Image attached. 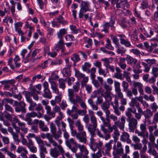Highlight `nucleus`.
I'll return each mask as SVG.
<instances>
[{
	"label": "nucleus",
	"mask_w": 158,
	"mask_h": 158,
	"mask_svg": "<svg viewBox=\"0 0 158 158\" xmlns=\"http://www.w3.org/2000/svg\"><path fill=\"white\" fill-rule=\"evenodd\" d=\"M90 123L87 125V129L90 133V140L92 141L93 140L94 137L95 135L94 132L96 130L98 124L97 118L95 116L90 117Z\"/></svg>",
	"instance_id": "f257e3e1"
},
{
	"label": "nucleus",
	"mask_w": 158,
	"mask_h": 158,
	"mask_svg": "<svg viewBox=\"0 0 158 158\" xmlns=\"http://www.w3.org/2000/svg\"><path fill=\"white\" fill-rule=\"evenodd\" d=\"M74 127L70 128V133L72 136H76V138L79 141L84 143H85L87 142L86 134L85 131L79 133H77V131L73 129Z\"/></svg>",
	"instance_id": "f03ea898"
},
{
	"label": "nucleus",
	"mask_w": 158,
	"mask_h": 158,
	"mask_svg": "<svg viewBox=\"0 0 158 158\" xmlns=\"http://www.w3.org/2000/svg\"><path fill=\"white\" fill-rule=\"evenodd\" d=\"M110 118L114 122V124L118 126L120 130H123L125 128V124L126 123L125 117L122 116L120 118V121L118 120V118L114 114H112L109 116Z\"/></svg>",
	"instance_id": "7ed1b4c3"
},
{
	"label": "nucleus",
	"mask_w": 158,
	"mask_h": 158,
	"mask_svg": "<svg viewBox=\"0 0 158 158\" xmlns=\"http://www.w3.org/2000/svg\"><path fill=\"white\" fill-rule=\"evenodd\" d=\"M58 127V131H56V128L55 124L52 122L50 124V131L54 138L56 140L58 139L61 137L62 133L60 128Z\"/></svg>",
	"instance_id": "20e7f679"
},
{
	"label": "nucleus",
	"mask_w": 158,
	"mask_h": 158,
	"mask_svg": "<svg viewBox=\"0 0 158 158\" xmlns=\"http://www.w3.org/2000/svg\"><path fill=\"white\" fill-rule=\"evenodd\" d=\"M43 115V114L40 112H39L38 114L34 111L28 113L26 114L25 120L27 122L28 125H31L33 124L31 118H35L37 117L38 118H40Z\"/></svg>",
	"instance_id": "39448f33"
},
{
	"label": "nucleus",
	"mask_w": 158,
	"mask_h": 158,
	"mask_svg": "<svg viewBox=\"0 0 158 158\" xmlns=\"http://www.w3.org/2000/svg\"><path fill=\"white\" fill-rule=\"evenodd\" d=\"M26 125L25 123L20 122L18 124V127L16 126L15 123H12L13 127L15 128L17 133H19L20 129L24 134L27 133L28 132V128L26 127Z\"/></svg>",
	"instance_id": "423d86ee"
},
{
	"label": "nucleus",
	"mask_w": 158,
	"mask_h": 158,
	"mask_svg": "<svg viewBox=\"0 0 158 158\" xmlns=\"http://www.w3.org/2000/svg\"><path fill=\"white\" fill-rule=\"evenodd\" d=\"M113 142V140H110L108 143L105 144L103 147L100 149L104 156H110V151L112 149L111 144Z\"/></svg>",
	"instance_id": "0eeeda50"
},
{
	"label": "nucleus",
	"mask_w": 158,
	"mask_h": 158,
	"mask_svg": "<svg viewBox=\"0 0 158 158\" xmlns=\"http://www.w3.org/2000/svg\"><path fill=\"white\" fill-rule=\"evenodd\" d=\"M41 137L43 139L45 138H47L48 140L49 143H52L53 146L56 147L57 146V143L53 139L52 135L50 133H42L41 134Z\"/></svg>",
	"instance_id": "6e6552de"
},
{
	"label": "nucleus",
	"mask_w": 158,
	"mask_h": 158,
	"mask_svg": "<svg viewBox=\"0 0 158 158\" xmlns=\"http://www.w3.org/2000/svg\"><path fill=\"white\" fill-rule=\"evenodd\" d=\"M59 40L55 44L54 46V48L57 52L61 50L62 52L64 51V43L63 39H59Z\"/></svg>",
	"instance_id": "1a4fd4ad"
},
{
	"label": "nucleus",
	"mask_w": 158,
	"mask_h": 158,
	"mask_svg": "<svg viewBox=\"0 0 158 158\" xmlns=\"http://www.w3.org/2000/svg\"><path fill=\"white\" fill-rule=\"evenodd\" d=\"M127 121L129 122L128 126L129 129L131 130H133L136 127L138 123L137 120L134 118L128 119Z\"/></svg>",
	"instance_id": "9d476101"
},
{
	"label": "nucleus",
	"mask_w": 158,
	"mask_h": 158,
	"mask_svg": "<svg viewBox=\"0 0 158 158\" xmlns=\"http://www.w3.org/2000/svg\"><path fill=\"white\" fill-rule=\"evenodd\" d=\"M51 85V88L53 93L58 94L62 93V92H60L59 89L58 88V85L54 81L52 80L50 81Z\"/></svg>",
	"instance_id": "9b49d317"
},
{
	"label": "nucleus",
	"mask_w": 158,
	"mask_h": 158,
	"mask_svg": "<svg viewBox=\"0 0 158 158\" xmlns=\"http://www.w3.org/2000/svg\"><path fill=\"white\" fill-rule=\"evenodd\" d=\"M0 83L3 85H4L3 89L5 90L8 89L10 88V85H13L15 84L14 80H4L0 81Z\"/></svg>",
	"instance_id": "f8f14e48"
},
{
	"label": "nucleus",
	"mask_w": 158,
	"mask_h": 158,
	"mask_svg": "<svg viewBox=\"0 0 158 158\" xmlns=\"http://www.w3.org/2000/svg\"><path fill=\"white\" fill-rule=\"evenodd\" d=\"M129 137L130 135L128 133L124 132L121 135L120 139L122 142H127V143H130L131 142V140Z\"/></svg>",
	"instance_id": "ddd939ff"
},
{
	"label": "nucleus",
	"mask_w": 158,
	"mask_h": 158,
	"mask_svg": "<svg viewBox=\"0 0 158 158\" xmlns=\"http://www.w3.org/2000/svg\"><path fill=\"white\" fill-rule=\"evenodd\" d=\"M23 23L20 22H18L14 24L15 31L19 35H21L23 34V32L21 30V27H22Z\"/></svg>",
	"instance_id": "4468645a"
},
{
	"label": "nucleus",
	"mask_w": 158,
	"mask_h": 158,
	"mask_svg": "<svg viewBox=\"0 0 158 158\" xmlns=\"http://www.w3.org/2000/svg\"><path fill=\"white\" fill-rule=\"evenodd\" d=\"M109 104L107 102L103 103L101 106V108L105 112L106 117H108L110 114V111L109 110Z\"/></svg>",
	"instance_id": "2eb2a0df"
},
{
	"label": "nucleus",
	"mask_w": 158,
	"mask_h": 158,
	"mask_svg": "<svg viewBox=\"0 0 158 158\" xmlns=\"http://www.w3.org/2000/svg\"><path fill=\"white\" fill-rule=\"evenodd\" d=\"M151 45L150 46L147 50L149 53H151L153 50V47H157V43L158 42V39L156 38L152 39L151 40Z\"/></svg>",
	"instance_id": "dca6fc26"
},
{
	"label": "nucleus",
	"mask_w": 158,
	"mask_h": 158,
	"mask_svg": "<svg viewBox=\"0 0 158 158\" xmlns=\"http://www.w3.org/2000/svg\"><path fill=\"white\" fill-rule=\"evenodd\" d=\"M102 96L104 98L106 101L109 102L112 100L114 95L111 92L105 91L102 94Z\"/></svg>",
	"instance_id": "f3484780"
},
{
	"label": "nucleus",
	"mask_w": 158,
	"mask_h": 158,
	"mask_svg": "<svg viewBox=\"0 0 158 158\" xmlns=\"http://www.w3.org/2000/svg\"><path fill=\"white\" fill-rule=\"evenodd\" d=\"M115 70L116 72L114 74L113 77L121 80H123V77L122 74L121 73L122 71L120 69V68L118 67H117L115 68Z\"/></svg>",
	"instance_id": "a211bd4d"
},
{
	"label": "nucleus",
	"mask_w": 158,
	"mask_h": 158,
	"mask_svg": "<svg viewBox=\"0 0 158 158\" xmlns=\"http://www.w3.org/2000/svg\"><path fill=\"white\" fill-rule=\"evenodd\" d=\"M50 154L51 156L53 158H57L60 155L59 152L55 147L50 149Z\"/></svg>",
	"instance_id": "6ab92c4d"
},
{
	"label": "nucleus",
	"mask_w": 158,
	"mask_h": 158,
	"mask_svg": "<svg viewBox=\"0 0 158 158\" xmlns=\"http://www.w3.org/2000/svg\"><path fill=\"white\" fill-rule=\"evenodd\" d=\"M126 60L127 64L131 65L135 64L137 62L136 59L128 55L127 56Z\"/></svg>",
	"instance_id": "aec40b11"
},
{
	"label": "nucleus",
	"mask_w": 158,
	"mask_h": 158,
	"mask_svg": "<svg viewBox=\"0 0 158 158\" xmlns=\"http://www.w3.org/2000/svg\"><path fill=\"white\" fill-rule=\"evenodd\" d=\"M88 11V10L81 8L79 12V18L82 19L84 17L86 19H87L89 18V14H85V13Z\"/></svg>",
	"instance_id": "412c9836"
},
{
	"label": "nucleus",
	"mask_w": 158,
	"mask_h": 158,
	"mask_svg": "<svg viewBox=\"0 0 158 158\" xmlns=\"http://www.w3.org/2000/svg\"><path fill=\"white\" fill-rule=\"evenodd\" d=\"M40 156V158H45V154L47 153V148L44 146L39 147Z\"/></svg>",
	"instance_id": "4be33fe9"
},
{
	"label": "nucleus",
	"mask_w": 158,
	"mask_h": 158,
	"mask_svg": "<svg viewBox=\"0 0 158 158\" xmlns=\"http://www.w3.org/2000/svg\"><path fill=\"white\" fill-rule=\"evenodd\" d=\"M67 30L64 28H62L59 30L57 33V37L58 39H63V35L67 34Z\"/></svg>",
	"instance_id": "5701e85b"
},
{
	"label": "nucleus",
	"mask_w": 158,
	"mask_h": 158,
	"mask_svg": "<svg viewBox=\"0 0 158 158\" xmlns=\"http://www.w3.org/2000/svg\"><path fill=\"white\" fill-rule=\"evenodd\" d=\"M114 104L113 105V108L114 109V113L118 116H120L121 114V112L119 111L118 108V102L117 100L114 102Z\"/></svg>",
	"instance_id": "b1692460"
},
{
	"label": "nucleus",
	"mask_w": 158,
	"mask_h": 158,
	"mask_svg": "<svg viewBox=\"0 0 158 158\" xmlns=\"http://www.w3.org/2000/svg\"><path fill=\"white\" fill-rule=\"evenodd\" d=\"M120 43L121 44L124 45L126 47L133 48L130 42L127 40L125 39H120Z\"/></svg>",
	"instance_id": "393cba45"
},
{
	"label": "nucleus",
	"mask_w": 158,
	"mask_h": 158,
	"mask_svg": "<svg viewBox=\"0 0 158 158\" xmlns=\"http://www.w3.org/2000/svg\"><path fill=\"white\" fill-rule=\"evenodd\" d=\"M89 6L90 3L88 2L82 1L80 5V7L81 8L89 11L90 10Z\"/></svg>",
	"instance_id": "a878e982"
},
{
	"label": "nucleus",
	"mask_w": 158,
	"mask_h": 158,
	"mask_svg": "<svg viewBox=\"0 0 158 158\" xmlns=\"http://www.w3.org/2000/svg\"><path fill=\"white\" fill-rule=\"evenodd\" d=\"M77 146L82 154L84 153V155H88L89 154V152L84 145L78 144Z\"/></svg>",
	"instance_id": "bb28decb"
},
{
	"label": "nucleus",
	"mask_w": 158,
	"mask_h": 158,
	"mask_svg": "<svg viewBox=\"0 0 158 158\" xmlns=\"http://www.w3.org/2000/svg\"><path fill=\"white\" fill-rule=\"evenodd\" d=\"M143 115L145 117V119L146 120L152 117L153 116V113L150 110L147 109L144 111Z\"/></svg>",
	"instance_id": "cd10ccee"
},
{
	"label": "nucleus",
	"mask_w": 158,
	"mask_h": 158,
	"mask_svg": "<svg viewBox=\"0 0 158 158\" xmlns=\"http://www.w3.org/2000/svg\"><path fill=\"white\" fill-rule=\"evenodd\" d=\"M59 115L56 118L54 122L58 127H59L60 122V121H61L64 117V114L61 112L58 113Z\"/></svg>",
	"instance_id": "c85d7f7f"
},
{
	"label": "nucleus",
	"mask_w": 158,
	"mask_h": 158,
	"mask_svg": "<svg viewBox=\"0 0 158 158\" xmlns=\"http://www.w3.org/2000/svg\"><path fill=\"white\" fill-rule=\"evenodd\" d=\"M140 128L141 131L144 134L146 137L147 138L148 136V133L147 131L146 124L145 123L140 124Z\"/></svg>",
	"instance_id": "c756f323"
},
{
	"label": "nucleus",
	"mask_w": 158,
	"mask_h": 158,
	"mask_svg": "<svg viewBox=\"0 0 158 158\" xmlns=\"http://www.w3.org/2000/svg\"><path fill=\"white\" fill-rule=\"evenodd\" d=\"M130 106L131 107H134L135 106L138 107L139 105V103L137 102V100L135 97L134 98H131V102L129 103Z\"/></svg>",
	"instance_id": "7c9ffc66"
},
{
	"label": "nucleus",
	"mask_w": 158,
	"mask_h": 158,
	"mask_svg": "<svg viewBox=\"0 0 158 158\" xmlns=\"http://www.w3.org/2000/svg\"><path fill=\"white\" fill-rule=\"evenodd\" d=\"M76 99H74L73 98L71 102L74 104H76L77 103H80L83 101L82 96H79L78 95L76 94Z\"/></svg>",
	"instance_id": "2f4dec72"
},
{
	"label": "nucleus",
	"mask_w": 158,
	"mask_h": 158,
	"mask_svg": "<svg viewBox=\"0 0 158 158\" xmlns=\"http://www.w3.org/2000/svg\"><path fill=\"white\" fill-rule=\"evenodd\" d=\"M65 144L68 147H70L72 146V144H75L76 145L77 144V142L75 139L73 138H71L69 139H68L65 141Z\"/></svg>",
	"instance_id": "473e14b6"
},
{
	"label": "nucleus",
	"mask_w": 158,
	"mask_h": 158,
	"mask_svg": "<svg viewBox=\"0 0 158 158\" xmlns=\"http://www.w3.org/2000/svg\"><path fill=\"white\" fill-rule=\"evenodd\" d=\"M70 27L71 32L73 34H76L81 32V30L80 29H77L76 26L75 25H70Z\"/></svg>",
	"instance_id": "72a5a7b5"
},
{
	"label": "nucleus",
	"mask_w": 158,
	"mask_h": 158,
	"mask_svg": "<svg viewBox=\"0 0 158 158\" xmlns=\"http://www.w3.org/2000/svg\"><path fill=\"white\" fill-rule=\"evenodd\" d=\"M91 66V64L88 62H85L82 66V69L83 71H85L87 73H89V68Z\"/></svg>",
	"instance_id": "f704fd0d"
},
{
	"label": "nucleus",
	"mask_w": 158,
	"mask_h": 158,
	"mask_svg": "<svg viewBox=\"0 0 158 158\" xmlns=\"http://www.w3.org/2000/svg\"><path fill=\"white\" fill-rule=\"evenodd\" d=\"M45 109L47 114L51 116L52 118L55 117V113L53 111H51V108L50 106H46L45 107Z\"/></svg>",
	"instance_id": "c9c22d12"
},
{
	"label": "nucleus",
	"mask_w": 158,
	"mask_h": 158,
	"mask_svg": "<svg viewBox=\"0 0 158 158\" xmlns=\"http://www.w3.org/2000/svg\"><path fill=\"white\" fill-rule=\"evenodd\" d=\"M115 99L114 101H115V100H117V101H118V99H120L124 97L123 94L121 92V90H119L118 91H115Z\"/></svg>",
	"instance_id": "e433bc0d"
},
{
	"label": "nucleus",
	"mask_w": 158,
	"mask_h": 158,
	"mask_svg": "<svg viewBox=\"0 0 158 158\" xmlns=\"http://www.w3.org/2000/svg\"><path fill=\"white\" fill-rule=\"evenodd\" d=\"M44 92L43 96L44 97L48 99H51L52 98L51 92L49 89H44Z\"/></svg>",
	"instance_id": "4c0bfd02"
},
{
	"label": "nucleus",
	"mask_w": 158,
	"mask_h": 158,
	"mask_svg": "<svg viewBox=\"0 0 158 158\" xmlns=\"http://www.w3.org/2000/svg\"><path fill=\"white\" fill-rule=\"evenodd\" d=\"M120 45L115 46L116 48V52L118 54H120L121 55H123L125 53L126 49L123 47L121 48Z\"/></svg>",
	"instance_id": "58836bf2"
},
{
	"label": "nucleus",
	"mask_w": 158,
	"mask_h": 158,
	"mask_svg": "<svg viewBox=\"0 0 158 158\" xmlns=\"http://www.w3.org/2000/svg\"><path fill=\"white\" fill-rule=\"evenodd\" d=\"M75 126L77 127L78 130L82 131L84 130V126L82 124L80 119L77 120L75 122Z\"/></svg>",
	"instance_id": "ea45409f"
},
{
	"label": "nucleus",
	"mask_w": 158,
	"mask_h": 158,
	"mask_svg": "<svg viewBox=\"0 0 158 158\" xmlns=\"http://www.w3.org/2000/svg\"><path fill=\"white\" fill-rule=\"evenodd\" d=\"M39 91L34 89L32 91L31 95L33 97L34 100L37 101L39 100V97L38 96V94H39Z\"/></svg>",
	"instance_id": "a19ab883"
},
{
	"label": "nucleus",
	"mask_w": 158,
	"mask_h": 158,
	"mask_svg": "<svg viewBox=\"0 0 158 158\" xmlns=\"http://www.w3.org/2000/svg\"><path fill=\"white\" fill-rule=\"evenodd\" d=\"M110 26L109 23L107 22H104L103 25V29L102 30V31H104L105 33H108L109 32V29Z\"/></svg>",
	"instance_id": "79ce46f5"
},
{
	"label": "nucleus",
	"mask_w": 158,
	"mask_h": 158,
	"mask_svg": "<svg viewBox=\"0 0 158 158\" xmlns=\"http://www.w3.org/2000/svg\"><path fill=\"white\" fill-rule=\"evenodd\" d=\"M64 75L66 77H69L71 75V73L69 68H64L62 70Z\"/></svg>",
	"instance_id": "37998d69"
},
{
	"label": "nucleus",
	"mask_w": 158,
	"mask_h": 158,
	"mask_svg": "<svg viewBox=\"0 0 158 158\" xmlns=\"http://www.w3.org/2000/svg\"><path fill=\"white\" fill-rule=\"evenodd\" d=\"M59 87L64 89L66 87L65 80L63 78H60L59 80Z\"/></svg>",
	"instance_id": "c03bdc74"
},
{
	"label": "nucleus",
	"mask_w": 158,
	"mask_h": 158,
	"mask_svg": "<svg viewBox=\"0 0 158 158\" xmlns=\"http://www.w3.org/2000/svg\"><path fill=\"white\" fill-rule=\"evenodd\" d=\"M151 73L153 76L157 77H158V68L157 67H153L152 68Z\"/></svg>",
	"instance_id": "a18cd8bd"
},
{
	"label": "nucleus",
	"mask_w": 158,
	"mask_h": 158,
	"mask_svg": "<svg viewBox=\"0 0 158 158\" xmlns=\"http://www.w3.org/2000/svg\"><path fill=\"white\" fill-rule=\"evenodd\" d=\"M74 90L72 89H68V96L69 97V100L71 102L74 97Z\"/></svg>",
	"instance_id": "49530a36"
},
{
	"label": "nucleus",
	"mask_w": 158,
	"mask_h": 158,
	"mask_svg": "<svg viewBox=\"0 0 158 158\" xmlns=\"http://www.w3.org/2000/svg\"><path fill=\"white\" fill-rule=\"evenodd\" d=\"M16 151L19 153H21L23 152L28 153V151L26 149V148L23 147L22 146H19L18 147Z\"/></svg>",
	"instance_id": "de8ad7c7"
},
{
	"label": "nucleus",
	"mask_w": 158,
	"mask_h": 158,
	"mask_svg": "<svg viewBox=\"0 0 158 158\" xmlns=\"http://www.w3.org/2000/svg\"><path fill=\"white\" fill-rule=\"evenodd\" d=\"M71 59L74 62V63H77L80 60L79 55L77 54H74L73 55Z\"/></svg>",
	"instance_id": "09e8293b"
},
{
	"label": "nucleus",
	"mask_w": 158,
	"mask_h": 158,
	"mask_svg": "<svg viewBox=\"0 0 158 158\" xmlns=\"http://www.w3.org/2000/svg\"><path fill=\"white\" fill-rule=\"evenodd\" d=\"M35 139L39 145V147L44 146L43 141L41 139L40 137L36 136L35 137Z\"/></svg>",
	"instance_id": "8fccbe9b"
},
{
	"label": "nucleus",
	"mask_w": 158,
	"mask_h": 158,
	"mask_svg": "<svg viewBox=\"0 0 158 158\" xmlns=\"http://www.w3.org/2000/svg\"><path fill=\"white\" fill-rule=\"evenodd\" d=\"M75 76L78 79H80L83 78L85 76V74L81 73L79 71L77 70L76 69L75 70Z\"/></svg>",
	"instance_id": "3c124183"
},
{
	"label": "nucleus",
	"mask_w": 158,
	"mask_h": 158,
	"mask_svg": "<svg viewBox=\"0 0 158 158\" xmlns=\"http://www.w3.org/2000/svg\"><path fill=\"white\" fill-rule=\"evenodd\" d=\"M106 47L109 50H114V47L112 46L111 44V41L110 39H106Z\"/></svg>",
	"instance_id": "603ef678"
},
{
	"label": "nucleus",
	"mask_w": 158,
	"mask_h": 158,
	"mask_svg": "<svg viewBox=\"0 0 158 158\" xmlns=\"http://www.w3.org/2000/svg\"><path fill=\"white\" fill-rule=\"evenodd\" d=\"M110 36L113 42L115 44V46L120 45L118 39L117 37L114 36L112 35H111Z\"/></svg>",
	"instance_id": "864d4df0"
},
{
	"label": "nucleus",
	"mask_w": 158,
	"mask_h": 158,
	"mask_svg": "<svg viewBox=\"0 0 158 158\" xmlns=\"http://www.w3.org/2000/svg\"><path fill=\"white\" fill-rule=\"evenodd\" d=\"M101 152L100 149H99L96 153L91 154V156L92 158H100L102 156Z\"/></svg>",
	"instance_id": "5fc2aeb1"
},
{
	"label": "nucleus",
	"mask_w": 158,
	"mask_h": 158,
	"mask_svg": "<svg viewBox=\"0 0 158 158\" xmlns=\"http://www.w3.org/2000/svg\"><path fill=\"white\" fill-rule=\"evenodd\" d=\"M80 87V84L78 81L75 82L73 86V90L76 92H77L79 91Z\"/></svg>",
	"instance_id": "6e6d98bb"
},
{
	"label": "nucleus",
	"mask_w": 158,
	"mask_h": 158,
	"mask_svg": "<svg viewBox=\"0 0 158 158\" xmlns=\"http://www.w3.org/2000/svg\"><path fill=\"white\" fill-rule=\"evenodd\" d=\"M96 69L95 68L93 67L89 70V72L90 73V77L91 79L93 78H95L96 75L95 73L96 72Z\"/></svg>",
	"instance_id": "4d7b16f0"
},
{
	"label": "nucleus",
	"mask_w": 158,
	"mask_h": 158,
	"mask_svg": "<svg viewBox=\"0 0 158 158\" xmlns=\"http://www.w3.org/2000/svg\"><path fill=\"white\" fill-rule=\"evenodd\" d=\"M123 152L124 151L123 148L122 147H120V148H117L116 153H115V151H114L113 152V154L114 155H116L117 154L121 155L123 154Z\"/></svg>",
	"instance_id": "13d9d810"
},
{
	"label": "nucleus",
	"mask_w": 158,
	"mask_h": 158,
	"mask_svg": "<svg viewBox=\"0 0 158 158\" xmlns=\"http://www.w3.org/2000/svg\"><path fill=\"white\" fill-rule=\"evenodd\" d=\"M114 91H118L121 90L120 89V83L118 81H114Z\"/></svg>",
	"instance_id": "bf43d9fd"
},
{
	"label": "nucleus",
	"mask_w": 158,
	"mask_h": 158,
	"mask_svg": "<svg viewBox=\"0 0 158 158\" xmlns=\"http://www.w3.org/2000/svg\"><path fill=\"white\" fill-rule=\"evenodd\" d=\"M13 101V100L11 99L5 98L2 101V104L3 105H7V104L8 103H9L10 104H12Z\"/></svg>",
	"instance_id": "052dcab7"
},
{
	"label": "nucleus",
	"mask_w": 158,
	"mask_h": 158,
	"mask_svg": "<svg viewBox=\"0 0 158 158\" xmlns=\"http://www.w3.org/2000/svg\"><path fill=\"white\" fill-rule=\"evenodd\" d=\"M130 52L132 53L134 55L140 56V54L141 53L140 51L137 49H132L130 50Z\"/></svg>",
	"instance_id": "680f3d73"
},
{
	"label": "nucleus",
	"mask_w": 158,
	"mask_h": 158,
	"mask_svg": "<svg viewBox=\"0 0 158 158\" xmlns=\"http://www.w3.org/2000/svg\"><path fill=\"white\" fill-rule=\"evenodd\" d=\"M62 97L63 93L57 94V95L55 97V100L57 102V103H59L61 102Z\"/></svg>",
	"instance_id": "e2e57ef3"
},
{
	"label": "nucleus",
	"mask_w": 158,
	"mask_h": 158,
	"mask_svg": "<svg viewBox=\"0 0 158 158\" xmlns=\"http://www.w3.org/2000/svg\"><path fill=\"white\" fill-rule=\"evenodd\" d=\"M26 101L30 104L33 102L32 99L30 98V94L28 92H26L25 94Z\"/></svg>",
	"instance_id": "0e129e2a"
},
{
	"label": "nucleus",
	"mask_w": 158,
	"mask_h": 158,
	"mask_svg": "<svg viewBox=\"0 0 158 158\" xmlns=\"http://www.w3.org/2000/svg\"><path fill=\"white\" fill-rule=\"evenodd\" d=\"M60 24L61 23L64 25L67 23V22L64 20V18L60 16L58 18L56 19Z\"/></svg>",
	"instance_id": "69168bd1"
},
{
	"label": "nucleus",
	"mask_w": 158,
	"mask_h": 158,
	"mask_svg": "<svg viewBox=\"0 0 158 158\" xmlns=\"http://www.w3.org/2000/svg\"><path fill=\"white\" fill-rule=\"evenodd\" d=\"M133 111L132 109L129 108L127 109V111L126 112V115L128 118V119H131L132 116L131 112Z\"/></svg>",
	"instance_id": "338daca9"
},
{
	"label": "nucleus",
	"mask_w": 158,
	"mask_h": 158,
	"mask_svg": "<svg viewBox=\"0 0 158 158\" xmlns=\"http://www.w3.org/2000/svg\"><path fill=\"white\" fill-rule=\"evenodd\" d=\"M101 120L103 122V125L105 127L109 126L110 123L109 122V119L108 118H106L105 119L104 118H102Z\"/></svg>",
	"instance_id": "774afa93"
}]
</instances>
